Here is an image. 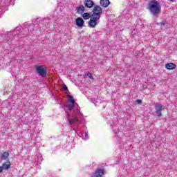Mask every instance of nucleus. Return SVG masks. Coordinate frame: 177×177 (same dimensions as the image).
I'll return each mask as SVG.
<instances>
[{
    "label": "nucleus",
    "instance_id": "nucleus-22",
    "mask_svg": "<svg viewBox=\"0 0 177 177\" xmlns=\"http://www.w3.org/2000/svg\"><path fill=\"white\" fill-rule=\"evenodd\" d=\"M137 103H142V100H137Z\"/></svg>",
    "mask_w": 177,
    "mask_h": 177
},
{
    "label": "nucleus",
    "instance_id": "nucleus-24",
    "mask_svg": "<svg viewBox=\"0 0 177 177\" xmlns=\"http://www.w3.org/2000/svg\"><path fill=\"white\" fill-rule=\"evenodd\" d=\"M169 1H171V2H174V0H169Z\"/></svg>",
    "mask_w": 177,
    "mask_h": 177
},
{
    "label": "nucleus",
    "instance_id": "nucleus-16",
    "mask_svg": "<svg viewBox=\"0 0 177 177\" xmlns=\"http://www.w3.org/2000/svg\"><path fill=\"white\" fill-rule=\"evenodd\" d=\"M84 77H88L91 80H94L93 75H92V73H88L87 74L84 75Z\"/></svg>",
    "mask_w": 177,
    "mask_h": 177
},
{
    "label": "nucleus",
    "instance_id": "nucleus-15",
    "mask_svg": "<svg viewBox=\"0 0 177 177\" xmlns=\"http://www.w3.org/2000/svg\"><path fill=\"white\" fill-rule=\"evenodd\" d=\"M1 167L3 168V169H9V168H10V162H7L3 164V166Z\"/></svg>",
    "mask_w": 177,
    "mask_h": 177
},
{
    "label": "nucleus",
    "instance_id": "nucleus-23",
    "mask_svg": "<svg viewBox=\"0 0 177 177\" xmlns=\"http://www.w3.org/2000/svg\"><path fill=\"white\" fill-rule=\"evenodd\" d=\"M132 34H133V35H135V34H136V32H135V30L132 31Z\"/></svg>",
    "mask_w": 177,
    "mask_h": 177
},
{
    "label": "nucleus",
    "instance_id": "nucleus-4",
    "mask_svg": "<svg viewBox=\"0 0 177 177\" xmlns=\"http://www.w3.org/2000/svg\"><path fill=\"white\" fill-rule=\"evenodd\" d=\"M35 70L37 74H39V75H41V77H46V66H45V65H36Z\"/></svg>",
    "mask_w": 177,
    "mask_h": 177
},
{
    "label": "nucleus",
    "instance_id": "nucleus-21",
    "mask_svg": "<svg viewBox=\"0 0 177 177\" xmlns=\"http://www.w3.org/2000/svg\"><path fill=\"white\" fill-rule=\"evenodd\" d=\"M2 171H3V168H2V167L0 166V174L1 172H2Z\"/></svg>",
    "mask_w": 177,
    "mask_h": 177
},
{
    "label": "nucleus",
    "instance_id": "nucleus-17",
    "mask_svg": "<svg viewBox=\"0 0 177 177\" xmlns=\"http://www.w3.org/2000/svg\"><path fill=\"white\" fill-rule=\"evenodd\" d=\"M82 138H83L84 140H88V132H85V133H84V135L82 136Z\"/></svg>",
    "mask_w": 177,
    "mask_h": 177
},
{
    "label": "nucleus",
    "instance_id": "nucleus-5",
    "mask_svg": "<svg viewBox=\"0 0 177 177\" xmlns=\"http://www.w3.org/2000/svg\"><path fill=\"white\" fill-rule=\"evenodd\" d=\"M165 106H162L161 105V104H156V105L155 106L156 113L159 117H161V115H162L161 111H162V110H165Z\"/></svg>",
    "mask_w": 177,
    "mask_h": 177
},
{
    "label": "nucleus",
    "instance_id": "nucleus-2",
    "mask_svg": "<svg viewBox=\"0 0 177 177\" xmlns=\"http://www.w3.org/2000/svg\"><path fill=\"white\" fill-rule=\"evenodd\" d=\"M148 10L153 16H157L161 13V5L156 0H153L149 3Z\"/></svg>",
    "mask_w": 177,
    "mask_h": 177
},
{
    "label": "nucleus",
    "instance_id": "nucleus-3",
    "mask_svg": "<svg viewBox=\"0 0 177 177\" xmlns=\"http://www.w3.org/2000/svg\"><path fill=\"white\" fill-rule=\"evenodd\" d=\"M102 12H103V9L102 7L98 5H95L93 9V14L91 15L92 17H95V19H100V15H102Z\"/></svg>",
    "mask_w": 177,
    "mask_h": 177
},
{
    "label": "nucleus",
    "instance_id": "nucleus-8",
    "mask_svg": "<svg viewBox=\"0 0 177 177\" xmlns=\"http://www.w3.org/2000/svg\"><path fill=\"white\" fill-rule=\"evenodd\" d=\"M103 175H104V170L97 169L91 177H102Z\"/></svg>",
    "mask_w": 177,
    "mask_h": 177
},
{
    "label": "nucleus",
    "instance_id": "nucleus-6",
    "mask_svg": "<svg viewBox=\"0 0 177 177\" xmlns=\"http://www.w3.org/2000/svg\"><path fill=\"white\" fill-rule=\"evenodd\" d=\"M100 19H95L94 17H91L90 21H88V27L91 28H95L99 21Z\"/></svg>",
    "mask_w": 177,
    "mask_h": 177
},
{
    "label": "nucleus",
    "instance_id": "nucleus-10",
    "mask_svg": "<svg viewBox=\"0 0 177 177\" xmlns=\"http://www.w3.org/2000/svg\"><path fill=\"white\" fill-rule=\"evenodd\" d=\"M84 12H85V6L81 5L76 8V12L78 15H83Z\"/></svg>",
    "mask_w": 177,
    "mask_h": 177
},
{
    "label": "nucleus",
    "instance_id": "nucleus-1",
    "mask_svg": "<svg viewBox=\"0 0 177 177\" xmlns=\"http://www.w3.org/2000/svg\"><path fill=\"white\" fill-rule=\"evenodd\" d=\"M65 113L71 127H74L78 122V118L82 117L80 106L74 100V97L68 95V103L64 105Z\"/></svg>",
    "mask_w": 177,
    "mask_h": 177
},
{
    "label": "nucleus",
    "instance_id": "nucleus-20",
    "mask_svg": "<svg viewBox=\"0 0 177 177\" xmlns=\"http://www.w3.org/2000/svg\"><path fill=\"white\" fill-rule=\"evenodd\" d=\"M36 162H37V164H39V162H41V161H42V159L40 160H35Z\"/></svg>",
    "mask_w": 177,
    "mask_h": 177
},
{
    "label": "nucleus",
    "instance_id": "nucleus-12",
    "mask_svg": "<svg viewBox=\"0 0 177 177\" xmlns=\"http://www.w3.org/2000/svg\"><path fill=\"white\" fill-rule=\"evenodd\" d=\"M100 3L102 8H107L110 5V0H100Z\"/></svg>",
    "mask_w": 177,
    "mask_h": 177
},
{
    "label": "nucleus",
    "instance_id": "nucleus-19",
    "mask_svg": "<svg viewBox=\"0 0 177 177\" xmlns=\"http://www.w3.org/2000/svg\"><path fill=\"white\" fill-rule=\"evenodd\" d=\"M64 91H68V88H67V86H64Z\"/></svg>",
    "mask_w": 177,
    "mask_h": 177
},
{
    "label": "nucleus",
    "instance_id": "nucleus-13",
    "mask_svg": "<svg viewBox=\"0 0 177 177\" xmlns=\"http://www.w3.org/2000/svg\"><path fill=\"white\" fill-rule=\"evenodd\" d=\"M82 17L84 20H88V19H91L92 15H91L89 12H83Z\"/></svg>",
    "mask_w": 177,
    "mask_h": 177
},
{
    "label": "nucleus",
    "instance_id": "nucleus-18",
    "mask_svg": "<svg viewBox=\"0 0 177 177\" xmlns=\"http://www.w3.org/2000/svg\"><path fill=\"white\" fill-rule=\"evenodd\" d=\"M114 132H115V136L116 137H120L122 134V133L121 131H118V130H117V131H115ZM117 132H118V134H117Z\"/></svg>",
    "mask_w": 177,
    "mask_h": 177
},
{
    "label": "nucleus",
    "instance_id": "nucleus-11",
    "mask_svg": "<svg viewBox=\"0 0 177 177\" xmlns=\"http://www.w3.org/2000/svg\"><path fill=\"white\" fill-rule=\"evenodd\" d=\"M165 68L167 70H175V68H176V65L172 62L167 63L165 64Z\"/></svg>",
    "mask_w": 177,
    "mask_h": 177
},
{
    "label": "nucleus",
    "instance_id": "nucleus-14",
    "mask_svg": "<svg viewBox=\"0 0 177 177\" xmlns=\"http://www.w3.org/2000/svg\"><path fill=\"white\" fill-rule=\"evenodd\" d=\"M8 158H9V152L8 151H5L1 154V160H7Z\"/></svg>",
    "mask_w": 177,
    "mask_h": 177
},
{
    "label": "nucleus",
    "instance_id": "nucleus-7",
    "mask_svg": "<svg viewBox=\"0 0 177 177\" xmlns=\"http://www.w3.org/2000/svg\"><path fill=\"white\" fill-rule=\"evenodd\" d=\"M84 3L85 8H88V9H91V8H93V6H96V5H95V2H93L92 0H84Z\"/></svg>",
    "mask_w": 177,
    "mask_h": 177
},
{
    "label": "nucleus",
    "instance_id": "nucleus-9",
    "mask_svg": "<svg viewBox=\"0 0 177 177\" xmlns=\"http://www.w3.org/2000/svg\"><path fill=\"white\" fill-rule=\"evenodd\" d=\"M84 19L81 17H77L75 19V24L77 27H83L84 26Z\"/></svg>",
    "mask_w": 177,
    "mask_h": 177
}]
</instances>
